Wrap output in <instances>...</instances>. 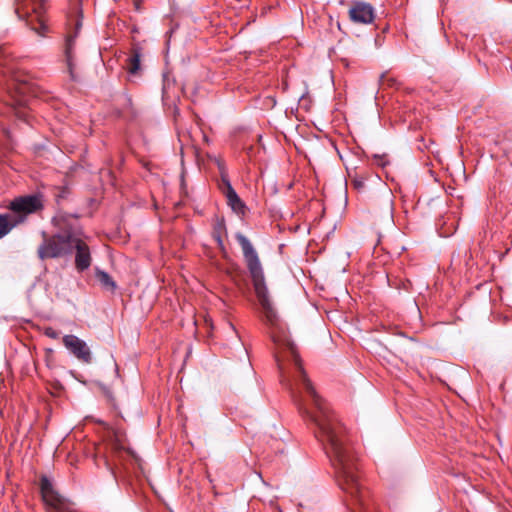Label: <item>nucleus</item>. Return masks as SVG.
Segmentation results:
<instances>
[{
  "label": "nucleus",
  "instance_id": "12",
  "mask_svg": "<svg viewBox=\"0 0 512 512\" xmlns=\"http://www.w3.org/2000/svg\"><path fill=\"white\" fill-rule=\"evenodd\" d=\"M16 226L10 214H0V240L7 236Z\"/></svg>",
  "mask_w": 512,
  "mask_h": 512
},
{
  "label": "nucleus",
  "instance_id": "20",
  "mask_svg": "<svg viewBox=\"0 0 512 512\" xmlns=\"http://www.w3.org/2000/svg\"><path fill=\"white\" fill-rule=\"evenodd\" d=\"M17 117L26 120V112L23 110H17L16 112Z\"/></svg>",
  "mask_w": 512,
  "mask_h": 512
},
{
  "label": "nucleus",
  "instance_id": "11",
  "mask_svg": "<svg viewBox=\"0 0 512 512\" xmlns=\"http://www.w3.org/2000/svg\"><path fill=\"white\" fill-rule=\"evenodd\" d=\"M224 195L226 196L228 205L235 213L239 215L245 214L246 206L233 187H229V193H226Z\"/></svg>",
  "mask_w": 512,
  "mask_h": 512
},
{
  "label": "nucleus",
  "instance_id": "22",
  "mask_svg": "<svg viewBox=\"0 0 512 512\" xmlns=\"http://www.w3.org/2000/svg\"><path fill=\"white\" fill-rule=\"evenodd\" d=\"M64 193L65 191H61L59 194L56 195V198H57V201L60 199V198H64Z\"/></svg>",
  "mask_w": 512,
  "mask_h": 512
},
{
  "label": "nucleus",
  "instance_id": "19",
  "mask_svg": "<svg viewBox=\"0 0 512 512\" xmlns=\"http://www.w3.org/2000/svg\"><path fill=\"white\" fill-rule=\"evenodd\" d=\"M26 102L27 100L26 99H19V100H15V102L13 103L14 106H18L19 108H22L23 106L26 105Z\"/></svg>",
  "mask_w": 512,
  "mask_h": 512
},
{
  "label": "nucleus",
  "instance_id": "18",
  "mask_svg": "<svg viewBox=\"0 0 512 512\" xmlns=\"http://www.w3.org/2000/svg\"><path fill=\"white\" fill-rule=\"evenodd\" d=\"M374 159L378 166L385 167L388 164V160L385 155H374Z\"/></svg>",
  "mask_w": 512,
  "mask_h": 512
},
{
  "label": "nucleus",
  "instance_id": "21",
  "mask_svg": "<svg viewBox=\"0 0 512 512\" xmlns=\"http://www.w3.org/2000/svg\"><path fill=\"white\" fill-rule=\"evenodd\" d=\"M115 446L117 449H124V446L122 444H120V440L118 438V436L116 435V443H115Z\"/></svg>",
  "mask_w": 512,
  "mask_h": 512
},
{
  "label": "nucleus",
  "instance_id": "3",
  "mask_svg": "<svg viewBox=\"0 0 512 512\" xmlns=\"http://www.w3.org/2000/svg\"><path fill=\"white\" fill-rule=\"evenodd\" d=\"M15 13L19 19L26 18L32 29L44 36L47 26L44 20L46 0H15Z\"/></svg>",
  "mask_w": 512,
  "mask_h": 512
},
{
  "label": "nucleus",
  "instance_id": "4",
  "mask_svg": "<svg viewBox=\"0 0 512 512\" xmlns=\"http://www.w3.org/2000/svg\"><path fill=\"white\" fill-rule=\"evenodd\" d=\"M7 208L16 226H19L26 222L29 215L43 210L44 204L41 195L32 194L13 199Z\"/></svg>",
  "mask_w": 512,
  "mask_h": 512
},
{
  "label": "nucleus",
  "instance_id": "13",
  "mask_svg": "<svg viewBox=\"0 0 512 512\" xmlns=\"http://www.w3.org/2000/svg\"><path fill=\"white\" fill-rule=\"evenodd\" d=\"M226 234V227L223 220H218L214 226L212 231V236L214 240L217 242V245L220 250L224 251L225 246L223 242V236Z\"/></svg>",
  "mask_w": 512,
  "mask_h": 512
},
{
  "label": "nucleus",
  "instance_id": "23",
  "mask_svg": "<svg viewBox=\"0 0 512 512\" xmlns=\"http://www.w3.org/2000/svg\"><path fill=\"white\" fill-rule=\"evenodd\" d=\"M76 26H77V29H79V28H80V26H81V23H80V22H78Z\"/></svg>",
  "mask_w": 512,
  "mask_h": 512
},
{
  "label": "nucleus",
  "instance_id": "15",
  "mask_svg": "<svg viewBox=\"0 0 512 512\" xmlns=\"http://www.w3.org/2000/svg\"><path fill=\"white\" fill-rule=\"evenodd\" d=\"M367 180V176L364 174H349V181L351 186L357 190L358 192H362L365 190V181Z\"/></svg>",
  "mask_w": 512,
  "mask_h": 512
},
{
  "label": "nucleus",
  "instance_id": "10",
  "mask_svg": "<svg viewBox=\"0 0 512 512\" xmlns=\"http://www.w3.org/2000/svg\"><path fill=\"white\" fill-rule=\"evenodd\" d=\"M141 57L142 49L138 46H134L131 49L130 55L127 59V70L131 75H136L141 68Z\"/></svg>",
  "mask_w": 512,
  "mask_h": 512
},
{
  "label": "nucleus",
  "instance_id": "9",
  "mask_svg": "<svg viewBox=\"0 0 512 512\" xmlns=\"http://www.w3.org/2000/svg\"><path fill=\"white\" fill-rule=\"evenodd\" d=\"M76 36H77V33H75V35L67 36L66 41H65V49H64L65 60H66V64H67V68H68V72H69L71 80H76V75H75V66L76 65L74 62V60H75L74 47H75Z\"/></svg>",
  "mask_w": 512,
  "mask_h": 512
},
{
  "label": "nucleus",
  "instance_id": "14",
  "mask_svg": "<svg viewBox=\"0 0 512 512\" xmlns=\"http://www.w3.org/2000/svg\"><path fill=\"white\" fill-rule=\"evenodd\" d=\"M96 278L99 281L100 285L103 289L114 292L117 288L116 282L112 279V277L105 271L97 270Z\"/></svg>",
  "mask_w": 512,
  "mask_h": 512
},
{
  "label": "nucleus",
  "instance_id": "7",
  "mask_svg": "<svg viewBox=\"0 0 512 512\" xmlns=\"http://www.w3.org/2000/svg\"><path fill=\"white\" fill-rule=\"evenodd\" d=\"M72 251L76 250L75 254V267L78 271L82 272L88 269L91 265V254L89 246L82 240L81 234L76 230L73 237Z\"/></svg>",
  "mask_w": 512,
  "mask_h": 512
},
{
  "label": "nucleus",
  "instance_id": "17",
  "mask_svg": "<svg viewBox=\"0 0 512 512\" xmlns=\"http://www.w3.org/2000/svg\"><path fill=\"white\" fill-rule=\"evenodd\" d=\"M44 335L51 339H58L60 337V332L52 327H47L44 330Z\"/></svg>",
  "mask_w": 512,
  "mask_h": 512
},
{
  "label": "nucleus",
  "instance_id": "1",
  "mask_svg": "<svg viewBox=\"0 0 512 512\" xmlns=\"http://www.w3.org/2000/svg\"><path fill=\"white\" fill-rule=\"evenodd\" d=\"M235 238L241 246L255 294L263 309L266 323L270 327V336L276 346L274 356L278 368L283 371L286 359L295 366L294 383H288L287 387L299 412L314 425L315 436L321 444H351L345 426L317 394L307 378L297 348L272 307L263 268L255 248L242 233H237Z\"/></svg>",
  "mask_w": 512,
  "mask_h": 512
},
{
  "label": "nucleus",
  "instance_id": "6",
  "mask_svg": "<svg viewBox=\"0 0 512 512\" xmlns=\"http://www.w3.org/2000/svg\"><path fill=\"white\" fill-rule=\"evenodd\" d=\"M63 345L78 361L83 364H91L93 355L88 344L74 334L64 335Z\"/></svg>",
  "mask_w": 512,
  "mask_h": 512
},
{
  "label": "nucleus",
  "instance_id": "16",
  "mask_svg": "<svg viewBox=\"0 0 512 512\" xmlns=\"http://www.w3.org/2000/svg\"><path fill=\"white\" fill-rule=\"evenodd\" d=\"M220 172H221V182L222 185L220 186L222 192L224 194L229 193V187H232L231 182L228 178V174L225 171V168L222 164H219Z\"/></svg>",
  "mask_w": 512,
  "mask_h": 512
},
{
  "label": "nucleus",
  "instance_id": "8",
  "mask_svg": "<svg viewBox=\"0 0 512 512\" xmlns=\"http://www.w3.org/2000/svg\"><path fill=\"white\" fill-rule=\"evenodd\" d=\"M350 19L356 23L370 24L375 18L374 8L365 2H356L349 10Z\"/></svg>",
  "mask_w": 512,
  "mask_h": 512
},
{
  "label": "nucleus",
  "instance_id": "2",
  "mask_svg": "<svg viewBox=\"0 0 512 512\" xmlns=\"http://www.w3.org/2000/svg\"><path fill=\"white\" fill-rule=\"evenodd\" d=\"M55 225H59L60 231L53 235L41 232L43 241L37 249V255L42 261L46 259L60 258L72 253V240L76 229L70 225H60V219L54 218Z\"/></svg>",
  "mask_w": 512,
  "mask_h": 512
},
{
  "label": "nucleus",
  "instance_id": "5",
  "mask_svg": "<svg viewBox=\"0 0 512 512\" xmlns=\"http://www.w3.org/2000/svg\"><path fill=\"white\" fill-rule=\"evenodd\" d=\"M40 490L44 503L51 511L75 512L74 504L61 496L46 476L41 477Z\"/></svg>",
  "mask_w": 512,
  "mask_h": 512
}]
</instances>
